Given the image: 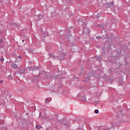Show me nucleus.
I'll return each instance as SVG.
<instances>
[{"mask_svg": "<svg viewBox=\"0 0 130 130\" xmlns=\"http://www.w3.org/2000/svg\"><path fill=\"white\" fill-rule=\"evenodd\" d=\"M51 101H52V98H47L46 99V104H48L49 103V102H50Z\"/></svg>", "mask_w": 130, "mask_h": 130, "instance_id": "f257e3e1", "label": "nucleus"}, {"mask_svg": "<svg viewBox=\"0 0 130 130\" xmlns=\"http://www.w3.org/2000/svg\"><path fill=\"white\" fill-rule=\"evenodd\" d=\"M12 68H13V69H17V66L16 64H12Z\"/></svg>", "mask_w": 130, "mask_h": 130, "instance_id": "f03ea898", "label": "nucleus"}, {"mask_svg": "<svg viewBox=\"0 0 130 130\" xmlns=\"http://www.w3.org/2000/svg\"><path fill=\"white\" fill-rule=\"evenodd\" d=\"M113 6V2H111L108 4V7H111Z\"/></svg>", "mask_w": 130, "mask_h": 130, "instance_id": "7ed1b4c3", "label": "nucleus"}, {"mask_svg": "<svg viewBox=\"0 0 130 130\" xmlns=\"http://www.w3.org/2000/svg\"><path fill=\"white\" fill-rule=\"evenodd\" d=\"M83 21H84V20L82 19H80L79 21L78 22V23H79L80 25H82L83 23H81V22H82Z\"/></svg>", "mask_w": 130, "mask_h": 130, "instance_id": "20e7f679", "label": "nucleus"}, {"mask_svg": "<svg viewBox=\"0 0 130 130\" xmlns=\"http://www.w3.org/2000/svg\"><path fill=\"white\" fill-rule=\"evenodd\" d=\"M36 127L38 129H40L42 128V126L40 125H36Z\"/></svg>", "mask_w": 130, "mask_h": 130, "instance_id": "39448f33", "label": "nucleus"}, {"mask_svg": "<svg viewBox=\"0 0 130 130\" xmlns=\"http://www.w3.org/2000/svg\"><path fill=\"white\" fill-rule=\"evenodd\" d=\"M94 113L98 114L99 113V110H94Z\"/></svg>", "mask_w": 130, "mask_h": 130, "instance_id": "423d86ee", "label": "nucleus"}, {"mask_svg": "<svg viewBox=\"0 0 130 130\" xmlns=\"http://www.w3.org/2000/svg\"><path fill=\"white\" fill-rule=\"evenodd\" d=\"M101 38H102V37L100 36L96 37V39H101Z\"/></svg>", "mask_w": 130, "mask_h": 130, "instance_id": "0eeeda50", "label": "nucleus"}, {"mask_svg": "<svg viewBox=\"0 0 130 130\" xmlns=\"http://www.w3.org/2000/svg\"><path fill=\"white\" fill-rule=\"evenodd\" d=\"M8 77V79H11V78H12L11 75H9Z\"/></svg>", "mask_w": 130, "mask_h": 130, "instance_id": "6e6552de", "label": "nucleus"}, {"mask_svg": "<svg viewBox=\"0 0 130 130\" xmlns=\"http://www.w3.org/2000/svg\"><path fill=\"white\" fill-rule=\"evenodd\" d=\"M4 58H3V57H2V58H1V61H2V62H4Z\"/></svg>", "mask_w": 130, "mask_h": 130, "instance_id": "1a4fd4ad", "label": "nucleus"}, {"mask_svg": "<svg viewBox=\"0 0 130 130\" xmlns=\"http://www.w3.org/2000/svg\"><path fill=\"white\" fill-rule=\"evenodd\" d=\"M3 83H4V81H1V84H3Z\"/></svg>", "mask_w": 130, "mask_h": 130, "instance_id": "9d476101", "label": "nucleus"}, {"mask_svg": "<svg viewBox=\"0 0 130 130\" xmlns=\"http://www.w3.org/2000/svg\"><path fill=\"white\" fill-rule=\"evenodd\" d=\"M41 17H42L41 15H39V18H41Z\"/></svg>", "mask_w": 130, "mask_h": 130, "instance_id": "9b49d317", "label": "nucleus"}, {"mask_svg": "<svg viewBox=\"0 0 130 130\" xmlns=\"http://www.w3.org/2000/svg\"><path fill=\"white\" fill-rule=\"evenodd\" d=\"M52 58H54V56H52Z\"/></svg>", "mask_w": 130, "mask_h": 130, "instance_id": "f8f14e48", "label": "nucleus"}, {"mask_svg": "<svg viewBox=\"0 0 130 130\" xmlns=\"http://www.w3.org/2000/svg\"><path fill=\"white\" fill-rule=\"evenodd\" d=\"M18 58H21V56H18Z\"/></svg>", "mask_w": 130, "mask_h": 130, "instance_id": "ddd939ff", "label": "nucleus"}, {"mask_svg": "<svg viewBox=\"0 0 130 130\" xmlns=\"http://www.w3.org/2000/svg\"><path fill=\"white\" fill-rule=\"evenodd\" d=\"M2 42V40H0V43Z\"/></svg>", "mask_w": 130, "mask_h": 130, "instance_id": "4468645a", "label": "nucleus"}, {"mask_svg": "<svg viewBox=\"0 0 130 130\" xmlns=\"http://www.w3.org/2000/svg\"><path fill=\"white\" fill-rule=\"evenodd\" d=\"M39 115L41 116V113H40V114H39Z\"/></svg>", "mask_w": 130, "mask_h": 130, "instance_id": "2eb2a0df", "label": "nucleus"}, {"mask_svg": "<svg viewBox=\"0 0 130 130\" xmlns=\"http://www.w3.org/2000/svg\"><path fill=\"white\" fill-rule=\"evenodd\" d=\"M22 42H24V40H22Z\"/></svg>", "mask_w": 130, "mask_h": 130, "instance_id": "dca6fc26", "label": "nucleus"}]
</instances>
